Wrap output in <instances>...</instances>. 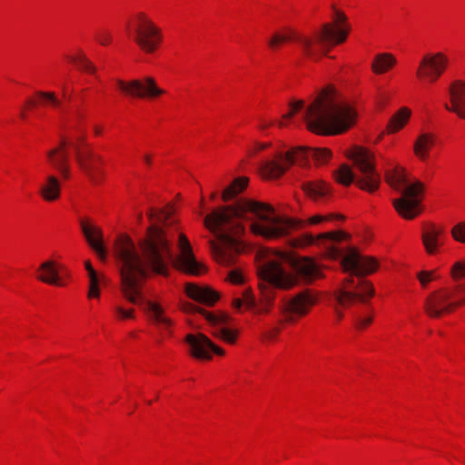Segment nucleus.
Here are the masks:
<instances>
[{"label":"nucleus","mask_w":465,"mask_h":465,"mask_svg":"<svg viewBox=\"0 0 465 465\" xmlns=\"http://www.w3.org/2000/svg\"><path fill=\"white\" fill-rule=\"evenodd\" d=\"M436 137L430 133L420 134L414 142L413 151L415 155L421 161L429 157L430 150L434 146Z\"/></svg>","instance_id":"nucleus-23"},{"label":"nucleus","mask_w":465,"mask_h":465,"mask_svg":"<svg viewBox=\"0 0 465 465\" xmlns=\"http://www.w3.org/2000/svg\"><path fill=\"white\" fill-rule=\"evenodd\" d=\"M96 39L102 45H107L112 41V35L107 31H100L96 35Z\"/></svg>","instance_id":"nucleus-38"},{"label":"nucleus","mask_w":465,"mask_h":465,"mask_svg":"<svg viewBox=\"0 0 465 465\" xmlns=\"http://www.w3.org/2000/svg\"><path fill=\"white\" fill-rule=\"evenodd\" d=\"M68 145H72L75 150L76 162L83 172L90 178L93 183H98L102 171L99 164L103 163L100 155L94 154L91 151H81L78 144L62 138L59 146L49 150L46 153L47 159L51 165L56 169L62 178L70 177V168L68 165L69 155L66 150Z\"/></svg>","instance_id":"nucleus-9"},{"label":"nucleus","mask_w":465,"mask_h":465,"mask_svg":"<svg viewBox=\"0 0 465 465\" xmlns=\"http://www.w3.org/2000/svg\"><path fill=\"white\" fill-rule=\"evenodd\" d=\"M63 94H64V96L65 97L66 96V87L64 85L63 86Z\"/></svg>","instance_id":"nucleus-48"},{"label":"nucleus","mask_w":465,"mask_h":465,"mask_svg":"<svg viewBox=\"0 0 465 465\" xmlns=\"http://www.w3.org/2000/svg\"><path fill=\"white\" fill-rule=\"evenodd\" d=\"M450 101L444 104V108L465 120V81H452L448 88Z\"/></svg>","instance_id":"nucleus-18"},{"label":"nucleus","mask_w":465,"mask_h":465,"mask_svg":"<svg viewBox=\"0 0 465 465\" xmlns=\"http://www.w3.org/2000/svg\"><path fill=\"white\" fill-rule=\"evenodd\" d=\"M182 310L185 312H198L202 314L213 328V336L220 338L230 344H233L235 342L237 331L226 327L230 321L229 315L224 313L214 314L192 303H183L182 305Z\"/></svg>","instance_id":"nucleus-13"},{"label":"nucleus","mask_w":465,"mask_h":465,"mask_svg":"<svg viewBox=\"0 0 465 465\" xmlns=\"http://www.w3.org/2000/svg\"><path fill=\"white\" fill-rule=\"evenodd\" d=\"M21 117H22V118H25V113H21Z\"/></svg>","instance_id":"nucleus-50"},{"label":"nucleus","mask_w":465,"mask_h":465,"mask_svg":"<svg viewBox=\"0 0 465 465\" xmlns=\"http://www.w3.org/2000/svg\"><path fill=\"white\" fill-rule=\"evenodd\" d=\"M355 118L352 108L331 88L322 90L303 114L307 128L321 134H341L352 126Z\"/></svg>","instance_id":"nucleus-5"},{"label":"nucleus","mask_w":465,"mask_h":465,"mask_svg":"<svg viewBox=\"0 0 465 465\" xmlns=\"http://www.w3.org/2000/svg\"><path fill=\"white\" fill-rule=\"evenodd\" d=\"M138 220L141 221L142 220V214H139L138 215Z\"/></svg>","instance_id":"nucleus-51"},{"label":"nucleus","mask_w":465,"mask_h":465,"mask_svg":"<svg viewBox=\"0 0 465 465\" xmlns=\"http://www.w3.org/2000/svg\"><path fill=\"white\" fill-rule=\"evenodd\" d=\"M84 266H85L86 271L88 272V275H90V274H91V272H96L94 271V269L92 267V264H91V262H90L89 261H86V262H84Z\"/></svg>","instance_id":"nucleus-43"},{"label":"nucleus","mask_w":465,"mask_h":465,"mask_svg":"<svg viewBox=\"0 0 465 465\" xmlns=\"http://www.w3.org/2000/svg\"><path fill=\"white\" fill-rule=\"evenodd\" d=\"M94 131L96 135H100L102 134V128L99 126H94Z\"/></svg>","instance_id":"nucleus-45"},{"label":"nucleus","mask_w":465,"mask_h":465,"mask_svg":"<svg viewBox=\"0 0 465 465\" xmlns=\"http://www.w3.org/2000/svg\"><path fill=\"white\" fill-rule=\"evenodd\" d=\"M114 311L116 316L121 320L134 318V309H124L121 305H115V306H114Z\"/></svg>","instance_id":"nucleus-36"},{"label":"nucleus","mask_w":465,"mask_h":465,"mask_svg":"<svg viewBox=\"0 0 465 465\" xmlns=\"http://www.w3.org/2000/svg\"><path fill=\"white\" fill-rule=\"evenodd\" d=\"M342 219H343V216L341 214H335V213H330V214H326V215L316 214V215L312 216L309 219V223L311 224H318L322 222H331L333 220H342Z\"/></svg>","instance_id":"nucleus-33"},{"label":"nucleus","mask_w":465,"mask_h":465,"mask_svg":"<svg viewBox=\"0 0 465 465\" xmlns=\"http://www.w3.org/2000/svg\"><path fill=\"white\" fill-rule=\"evenodd\" d=\"M232 304L235 309H240L242 305L247 309H253L256 307V301L252 291L245 290L242 293V298L234 299Z\"/></svg>","instance_id":"nucleus-29"},{"label":"nucleus","mask_w":465,"mask_h":465,"mask_svg":"<svg viewBox=\"0 0 465 465\" xmlns=\"http://www.w3.org/2000/svg\"><path fill=\"white\" fill-rule=\"evenodd\" d=\"M279 332H280L279 327H272L271 330H269L266 332L265 335L268 339H273Z\"/></svg>","instance_id":"nucleus-42"},{"label":"nucleus","mask_w":465,"mask_h":465,"mask_svg":"<svg viewBox=\"0 0 465 465\" xmlns=\"http://www.w3.org/2000/svg\"><path fill=\"white\" fill-rule=\"evenodd\" d=\"M350 158L360 175L356 176L350 166L343 164L334 173L336 181L346 186L355 182L361 190L375 192L381 184V176L376 171L373 153L358 146L351 151Z\"/></svg>","instance_id":"nucleus-8"},{"label":"nucleus","mask_w":465,"mask_h":465,"mask_svg":"<svg viewBox=\"0 0 465 465\" xmlns=\"http://www.w3.org/2000/svg\"><path fill=\"white\" fill-rule=\"evenodd\" d=\"M186 294L193 300L212 306L219 299V294L209 287H200L188 283L185 287Z\"/></svg>","instance_id":"nucleus-21"},{"label":"nucleus","mask_w":465,"mask_h":465,"mask_svg":"<svg viewBox=\"0 0 465 465\" xmlns=\"http://www.w3.org/2000/svg\"><path fill=\"white\" fill-rule=\"evenodd\" d=\"M315 302L316 297L310 291H302L289 299L283 298L279 305V310L284 319L280 322H292L294 321V316L306 315Z\"/></svg>","instance_id":"nucleus-14"},{"label":"nucleus","mask_w":465,"mask_h":465,"mask_svg":"<svg viewBox=\"0 0 465 465\" xmlns=\"http://www.w3.org/2000/svg\"><path fill=\"white\" fill-rule=\"evenodd\" d=\"M448 64L449 58L441 52L427 54L420 60L417 76L434 83L446 70Z\"/></svg>","instance_id":"nucleus-16"},{"label":"nucleus","mask_w":465,"mask_h":465,"mask_svg":"<svg viewBox=\"0 0 465 465\" xmlns=\"http://www.w3.org/2000/svg\"><path fill=\"white\" fill-rule=\"evenodd\" d=\"M39 271L43 272L37 277L40 281L49 284L61 285L58 270L55 267L54 262L46 261L43 262L39 267Z\"/></svg>","instance_id":"nucleus-24"},{"label":"nucleus","mask_w":465,"mask_h":465,"mask_svg":"<svg viewBox=\"0 0 465 465\" xmlns=\"http://www.w3.org/2000/svg\"><path fill=\"white\" fill-rule=\"evenodd\" d=\"M272 124V122H266V121H262L260 125H259V128L261 130H265L267 129L269 126H271Z\"/></svg>","instance_id":"nucleus-44"},{"label":"nucleus","mask_w":465,"mask_h":465,"mask_svg":"<svg viewBox=\"0 0 465 465\" xmlns=\"http://www.w3.org/2000/svg\"><path fill=\"white\" fill-rule=\"evenodd\" d=\"M335 20L341 25L334 27L331 24L322 25V30L313 36L305 35L294 29L287 28L284 33L274 34L269 41L272 48H276L280 44L289 40L297 42L302 54L310 58H317L320 50L326 54L327 45H338L343 43L348 36L350 26L347 25V16L344 13L335 10Z\"/></svg>","instance_id":"nucleus-6"},{"label":"nucleus","mask_w":465,"mask_h":465,"mask_svg":"<svg viewBox=\"0 0 465 465\" xmlns=\"http://www.w3.org/2000/svg\"><path fill=\"white\" fill-rule=\"evenodd\" d=\"M395 64L396 58L391 54L382 53L374 57L371 69L375 74H381L392 68Z\"/></svg>","instance_id":"nucleus-25"},{"label":"nucleus","mask_w":465,"mask_h":465,"mask_svg":"<svg viewBox=\"0 0 465 465\" xmlns=\"http://www.w3.org/2000/svg\"><path fill=\"white\" fill-rule=\"evenodd\" d=\"M82 232L91 246L103 262L106 260L107 252L103 242L102 230L89 225L85 221H80Z\"/></svg>","instance_id":"nucleus-20"},{"label":"nucleus","mask_w":465,"mask_h":465,"mask_svg":"<svg viewBox=\"0 0 465 465\" xmlns=\"http://www.w3.org/2000/svg\"><path fill=\"white\" fill-rule=\"evenodd\" d=\"M443 238L444 230L442 227L434 223H428L423 226L421 240L427 253H436L439 247L443 244Z\"/></svg>","instance_id":"nucleus-19"},{"label":"nucleus","mask_w":465,"mask_h":465,"mask_svg":"<svg viewBox=\"0 0 465 465\" xmlns=\"http://www.w3.org/2000/svg\"><path fill=\"white\" fill-rule=\"evenodd\" d=\"M173 207L168 205L159 212L151 210L150 220L155 223L147 228L146 236L138 246L128 236H120L114 244V256L121 276V292L124 299L133 304L145 303L144 310L150 314L151 320L170 332L173 321L163 313V307L154 302L145 301L143 295V285L149 272L165 274L170 263L183 271L199 275L203 266L198 262L187 237L179 234L180 254L175 256L172 251V240L176 232L173 228Z\"/></svg>","instance_id":"nucleus-1"},{"label":"nucleus","mask_w":465,"mask_h":465,"mask_svg":"<svg viewBox=\"0 0 465 465\" xmlns=\"http://www.w3.org/2000/svg\"><path fill=\"white\" fill-rule=\"evenodd\" d=\"M259 287L262 294V312H268L274 300L273 288L287 290L301 278L312 282L322 278L321 266L309 257H291L280 252L276 259L268 260L258 267Z\"/></svg>","instance_id":"nucleus-4"},{"label":"nucleus","mask_w":465,"mask_h":465,"mask_svg":"<svg viewBox=\"0 0 465 465\" xmlns=\"http://www.w3.org/2000/svg\"><path fill=\"white\" fill-rule=\"evenodd\" d=\"M71 61L75 63L79 69L85 72L94 74L96 71L95 66L91 63V61L83 52L79 53L76 56L71 57Z\"/></svg>","instance_id":"nucleus-31"},{"label":"nucleus","mask_w":465,"mask_h":465,"mask_svg":"<svg viewBox=\"0 0 465 465\" xmlns=\"http://www.w3.org/2000/svg\"><path fill=\"white\" fill-rule=\"evenodd\" d=\"M129 31L134 42L147 54L153 53L162 40L160 28L143 13L136 15Z\"/></svg>","instance_id":"nucleus-12"},{"label":"nucleus","mask_w":465,"mask_h":465,"mask_svg":"<svg viewBox=\"0 0 465 465\" xmlns=\"http://www.w3.org/2000/svg\"><path fill=\"white\" fill-rule=\"evenodd\" d=\"M37 95L47 101L50 102L54 106H60V101L56 98L54 93L51 92H37Z\"/></svg>","instance_id":"nucleus-37"},{"label":"nucleus","mask_w":465,"mask_h":465,"mask_svg":"<svg viewBox=\"0 0 465 465\" xmlns=\"http://www.w3.org/2000/svg\"><path fill=\"white\" fill-rule=\"evenodd\" d=\"M243 221L251 223L253 234L266 239L280 238L302 225V221L277 216L272 206L252 200L241 199L233 205L216 208L204 217L203 224L218 239V242L208 241L217 262L232 265L243 250L242 242L236 239L245 231Z\"/></svg>","instance_id":"nucleus-2"},{"label":"nucleus","mask_w":465,"mask_h":465,"mask_svg":"<svg viewBox=\"0 0 465 465\" xmlns=\"http://www.w3.org/2000/svg\"><path fill=\"white\" fill-rule=\"evenodd\" d=\"M418 279L421 285L425 287L428 282L434 279L432 272L423 271L418 273Z\"/></svg>","instance_id":"nucleus-39"},{"label":"nucleus","mask_w":465,"mask_h":465,"mask_svg":"<svg viewBox=\"0 0 465 465\" xmlns=\"http://www.w3.org/2000/svg\"><path fill=\"white\" fill-rule=\"evenodd\" d=\"M39 193L46 202L58 200L61 195V183L59 179L53 174L46 175L40 186Z\"/></svg>","instance_id":"nucleus-22"},{"label":"nucleus","mask_w":465,"mask_h":465,"mask_svg":"<svg viewBox=\"0 0 465 465\" xmlns=\"http://www.w3.org/2000/svg\"><path fill=\"white\" fill-rule=\"evenodd\" d=\"M144 162L147 163V164H151V158L149 155H145L144 156Z\"/></svg>","instance_id":"nucleus-46"},{"label":"nucleus","mask_w":465,"mask_h":465,"mask_svg":"<svg viewBox=\"0 0 465 465\" xmlns=\"http://www.w3.org/2000/svg\"><path fill=\"white\" fill-rule=\"evenodd\" d=\"M185 341L191 347V353L193 357L202 360H211L212 352L217 355H223L224 351L215 345L207 336L203 333L187 334Z\"/></svg>","instance_id":"nucleus-17"},{"label":"nucleus","mask_w":465,"mask_h":465,"mask_svg":"<svg viewBox=\"0 0 465 465\" xmlns=\"http://www.w3.org/2000/svg\"><path fill=\"white\" fill-rule=\"evenodd\" d=\"M451 236L455 241L465 243V222H460L452 227Z\"/></svg>","instance_id":"nucleus-34"},{"label":"nucleus","mask_w":465,"mask_h":465,"mask_svg":"<svg viewBox=\"0 0 465 465\" xmlns=\"http://www.w3.org/2000/svg\"><path fill=\"white\" fill-rule=\"evenodd\" d=\"M450 275L454 281L465 277V259L453 263L450 269Z\"/></svg>","instance_id":"nucleus-32"},{"label":"nucleus","mask_w":465,"mask_h":465,"mask_svg":"<svg viewBox=\"0 0 465 465\" xmlns=\"http://www.w3.org/2000/svg\"><path fill=\"white\" fill-rule=\"evenodd\" d=\"M116 84L121 91L132 97L154 98L165 93L164 90L157 86L155 80L149 76L129 82L118 79Z\"/></svg>","instance_id":"nucleus-15"},{"label":"nucleus","mask_w":465,"mask_h":465,"mask_svg":"<svg viewBox=\"0 0 465 465\" xmlns=\"http://www.w3.org/2000/svg\"><path fill=\"white\" fill-rule=\"evenodd\" d=\"M348 237L349 235L346 232L335 231L323 232L316 237L306 234L302 239L293 242L294 247L314 243L322 246L329 257L332 259L341 258L343 271L351 272L350 277L344 281L342 288L334 294L337 302L335 314L338 320H341L343 316L339 307L348 308L357 302L364 303L373 296V286L361 277L372 273L378 268V262L374 258L361 255L356 248H349L347 252L344 253L342 250L335 245L336 242Z\"/></svg>","instance_id":"nucleus-3"},{"label":"nucleus","mask_w":465,"mask_h":465,"mask_svg":"<svg viewBox=\"0 0 465 465\" xmlns=\"http://www.w3.org/2000/svg\"><path fill=\"white\" fill-rule=\"evenodd\" d=\"M385 180L391 188L401 193V197L392 201L398 213L408 220L419 215L420 213V196L424 192V184L419 180L411 179L405 169L401 167L387 171Z\"/></svg>","instance_id":"nucleus-7"},{"label":"nucleus","mask_w":465,"mask_h":465,"mask_svg":"<svg viewBox=\"0 0 465 465\" xmlns=\"http://www.w3.org/2000/svg\"><path fill=\"white\" fill-rule=\"evenodd\" d=\"M302 188L310 197L315 200L324 197L330 191L328 185L322 181L304 183Z\"/></svg>","instance_id":"nucleus-26"},{"label":"nucleus","mask_w":465,"mask_h":465,"mask_svg":"<svg viewBox=\"0 0 465 465\" xmlns=\"http://www.w3.org/2000/svg\"><path fill=\"white\" fill-rule=\"evenodd\" d=\"M372 322L371 316L367 317H360L357 319L356 327L357 328H364L369 325Z\"/></svg>","instance_id":"nucleus-41"},{"label":"nucleus","mask_w":465,"mask_h":465,"mask_svg":"<svg viewBox=\"0 0 465 465\" xmlns=\"http://www.w3.org/2000/svg\"><path fill=\"white\" fill-rule=\"evenodd\" d=\"M228 277H229V280L232 283L240 284V283L243 282V276H242V272L237 269L232 270L229 272Z\"/></svg>","instance_id":"nucleus-40"},{"label":"nucleus","mask_w":465,"mask_h":465,"mask_svg":"<svg viewBox=\"0 0 465 465\" xmlns=\"http://www.w3.org/2000/svg\"><path fill=\"white\" fill-rule=\"evenodd\" d=\"M465 284H457L431 292L425 299L423 309L431 318H439L465 304Z\"/></svg>","instance_id":"nucleus-11"},{"label":"nucleus","mask_w":465,"mask_h":465,"mask_svg":"<svg viewBox=\"0 0 465 465\" xmlns=\"http://www.w3.org/2000/svg\"><path fill=\"white\" fill-rule=\"evenodd\" d=\"M267 147V144H259L258 149L262 150Z\"/></svg>","instance_id":"nucleus-47"},{"label":"nucleus","mask_w":465,"mask_h":465,"mask_svg":"<svg viewBox=\"0 0 465 465\" xmlns=\"http://www.w3.org/2000/svg\"><path fill=\"white\" fill-rule=\"evenodd\" d=\"M89 277V292H88V297L89 298H97L100 295L99 291V283L100 282H104L105 280L104 276H99L97 272H92L88 275Z\"/></svg>","instance_id":"nucleus-30"},{"label":"nucleus","mask_w":465,"mask_h":465,"mask_svg":"<svg viewBox=\"0 0 465 465\" xmlns=\"http://www.w3.org/2000/svg\"><path fill=\"white\" fill-rule=\"evenodd\" d=\"M278 125H279L280 127H282V126H284V123H283V122H279V123H278Z\"/></svg>","instance_id":"nucleus-49"},{"label":"nucleus","mask_w":465,"mask_h":465,"mask_svg":"<svg viewBox=\"0 0 465 465\" xmlns=\"http://www.w3.org/2000/svg\"><path fill=\"white\" fill-rule=\"evenodd\" d=\"M290 111L282 115L284 120H289L293 117V115L302 110L304 106V102L302 100L293 101L290 103Z\"/></svg>","instance_id":"nucleus-35"},{"label":"nucleus","mask_w":465,"mask_h":465,"mask_svg":"<svg viewBox=\"0 0 465 465\" xmlns=\"http://www.w3.org/2000/svg\"><path fill=\"white\" fill-rule=\"evenodd\" d=\"M248 184V179L245 177L237 178L233 183L223 192V200L227 202L241 193Z\"/></svg>","instance_id":"nucleus-28"},{"label":"nucleus","mask_w":465,"mask_h":465,"mask_svg":"<svg viewBox=\"0 0 465 465\" xmlns=\"http://www.w3.org/2000/svg\"><path fill=\"white\" fill-rule=\"evenodd\" d=\"M331 155V152L327 149L298 146L291 149L285 154L280 153L273 159L261 163L259 171L262 177L266 179H277L295 163L300 165H306L312 158L316 164H323L330 159Z\"/></svg>","instance_id":"nucleus-10"},{"label":"nucleus","mask_w":465,"mask_h":465,"mask_svg":"<svg viewBox=\"0 0 465 465\" xmlns=\"http://www.w3.org/2000/svg\"><path fill=\"white\" fill-rule=\"evenodd\" d=\"M411 116V110L402 107L390 120L388 129L390 132H396L402 128Z\"/></svg>","instance_id":"nucleus-27"}]
</instances>
